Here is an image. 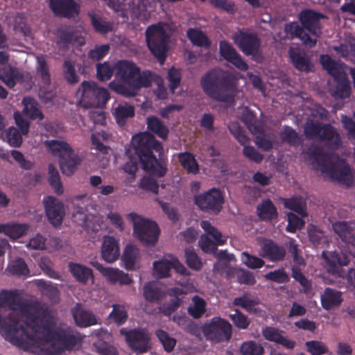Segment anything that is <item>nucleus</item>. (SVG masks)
<instances>
[{
    "label": "nucleus",
    "instance_id": "obj_49",
    "mask_svg": "<svg viewBox=\"0 0 355 355\" xmlns=\"http://www.w3.org/2000/svg\"><path fill=\"white\" fill-rule=\"evenodd\" d=\"M37 286L41 288L42 295H46L51 302H57L59 300V291L51 282L48 283L40 280L38 282Z\"/></svg>",
    "mask_w": 355,
    "mask_h": 355
},
{
    "label": "nucleus",
    "instance_id": "obj_3",
    "mask_svg": "<svg viewBox=\"0 0 355 355\" xmlns=\"http://www.w3.org/2000/svg\"><path fill=\"white\" fill-rule=\"evenodd\" d=\"M114 76L116 80L109 83L110 89L127 98L135 96L138 90L150 87L159 78L150 70L141 71L134 62L127 60H118L114 64Z\"/></svg>",
    "mask_w": 355,
    "mask_h": 355
},
{
    "label": "nucleus",
    "instance_id": "obj_17",
    "mask_svg": "<svg viewBox=\"0 0 355 355\" xmlns=\"http://www.w3.org/2000/svg\"><path fill=\"white\" fill-rule=\"evenodd\" d=\"M8 55L6 52L0 51V80L9 88H12L17 83L22 82L23 74L15 67L8 64Z\"/></svg>",
    "mask_w": 355,
    "mask_h": 355
},
{
    "label": "nucleus",
    "instance_id": "obj_5",
    "mask_svg": "<svg viewBox=\"0 0 355 355\" xmlns=\"http://www.w3.org/2000/svg\"><path fill=\"white\" fill-rule=\"evenodd\" d=\"M200 86L211 99L230 105L234 103L238 80L231 72L214 68L201 77Z\"/></svg>",
    "mask_w": 355,
    "mask_h": 355
},
{
    "label": "nucleus",
    "instance_id": "obj_34",
    "mask_svg": "<svg viewBox=\"0 0 355 355\" xmlns=\"http://www.w3.org/2000/svg\"><path fill=\"white\" fill-rule=\"evenodd\" d=\"M28 230L27 224L8 223L0 224V234L4 233L10 239L15 240L23 236Z\"/></svg>",
    "mask_w": 355,
    "mask_h": 355
},
{
    "label": "nucleus",
    "instance_id": "obj_47",
    "mask_svg": "<svg viewBox=\"0 0 355 355\" xmlns=\"http://www.w3.org/2000/svg\"><path fill=\"white\" fill-rule=\"evenodd\" d=\"M193 304L188 307V313L195 319L202 316L205 312L206 302L205 300L198 295L192 297Z\"/></svg>",
    "mask_w": 355,
    "mask_h": 355
},
{
    "label": "nucleus",
    "instance_id": "obj_46",
    "mask_svg": "<svg viewBox=\"0 0 355 355\" xmlns=\"http://www.w3.org/2000/svg\"><path fill=\"white\" fill-rule=\"evenodd\" d=\"M240 352L242 355H263L264 348L261 344L254 340H248L241 343Z\"/></svg>",
    "mask_w": 355,
    "mask_h": 355
},
{
    "label": "nucleus",
    "instance_id": "obj_19",
    "mask_svg": "<svg viewBox=\"0 0 355 355\" xmlns=\"http://www.w3.org/2000/svg\"><path fill=\"white\" fill-rule=\"evenodd\" d=\"M44 205L50 223L55 227L60 225L65 216L64 204L53 196H48L44 199Z\"/></svg>",
    "mask_w": 355,
    "mask_h": 355
},
{
    "label": "nucleus",
    "instance_id": "obj_40",
    "mask_svg": "<svg viewBox=\"0 0 355 355\" xmlns=\"http://www.w3.org/2000/svg\"><path fill=\"white\" fill-rule=\"evenodd\" d=\"M139 254V250L135 245L128 244L125 246L122 255V261L124 263L125 269L129 270L135 269Z\"/></svg>",
    "mask_w": 355,
    "mask_h": 355
},
{
    "label": "nucleus",
    "instance_id": "obj_45",
    "mask_svg": "<svg viewBox=\"0 0 355 355\" xmlns=\"http://www.w3.org/2000/svg\"><path fill=\"white\" fill-rule=\"evenodd\" d=\"M91 24L96 33L107 34L113 31V23L104 20L96 15H90Z\"/></svg>",
    "mask_w": 355,
    "mask_h": 355
},
{
    "label": "nucleus",
    "instance_id": "obj_56",
    "mask_svg": "<svg viewBox=\"0 0 355 355\" xmlns=\"http://www.w3.org/2000/svg\"><path fill=\"white\" fill-rule=\"evenodd\" d=\"M155 334L166 352H171L173 350L176 345V340L175 338L170 337L168 333L162 329L157 330Z\"/></svg>",
    "mask_w": 355,
    "mask_h": 355
},
{
    "label": "nucleus",
    "instance_id": "obj_61",
    "mask_svg": "<svg viewBox=\"0 0 355 355\" xmlns=\"http://www.w3.org/2000/svg\"><path fill=\"white\" fill-rule=\"evenodd\" d=\"M110 49V46L108 44L96 45L88 52V57L92 60L98 61L107 55Z\"/></svg>",
    "mask_w": 355,
    "mask_h": 355
},
{
    "label": "nucleus",
    "instance_id": "obj_57",
    "mask_svg": "<svg viewBox=\"0 0 355 355\" xmlns=\"http://www.w3.org/2000/svg\"><path fill=\"white\" fill-rule=\"evenodd\" d=\"M230 133L234 137L241 145L245 146L249 141V138L245 131L237 123H232L228 125Z\"/></svg>",
    "mask_w": 355,
    "mask_h": 355
},
{
    "label": "nucleus",
    "instance_id": "obj_14",
    "mask_svg": "<svg viewBox=\"0 0 355 355\" xmlns=\"http://www.w3.org/2000/svg\"><path fill=\"white\" fill-rule=\"evenodd\" d=\"M82 91V100L89 107H101L105 105L110 98L108 90L99 87L94 82L83 81L79 92Z\"/></svg>",
    "mask_w": 355,
    "mask_h": 355
},
{
    "label": "nucleus",
    "instance_id": "obj_50",
    "mask_svg": "<svg viewBox=\"0 0 355 355\" xmlns=\"http://www.w3.org/2000/svg\"><path fill=\"white\" fill-rule=\"evenodd\" d=\"M172 260L162 259L153 263L155 275L159 278L170 276V271L173 267Z\"/></svg>",
    "mask_w": 355,
    "mask_h": 355
},
{
    "label": "nucleus",
    "instance_id": "obj_31",
    "mask_svg": "<svg viewBox=\"0 0 355 355\" xmlns=\"http://www.w3.org/2000/svg\"><path fill=\"white\" fill-rule=\"evenodd\" d=\"M333 229L343 242L352 244L355 242L353 227L348 222H336L333 224Z\"/></svg>",
    "mask_w": 355,
    "mask_h": 355
},
{
    "label": "nucleus",
    "instance_id": "obj_37",
    "mask_svg": "<svg viewBox=\"0 0 355 355\" xmlns=\"http://www.w3.org/2000/svg\"><path fill=\"white\" fill-rule=\"evenodd\" d=\"M147 128L148 129L157 135L162 139H166L168 135V128L163 124L159 119L155 116H150L147 118Z\"/></svg>",
    "mask_w": 355,
    "mask_h": 355
},
{
    "label": "nucleus",
    "instance_id": "obj_44",
    "mask_svg": "<svg viewBox=\"0 0 355 355\" xmlns=\"http://www.w3.org/2000/svg\"><path fill=\"white\" fill-rule=\"evenodd\" d=\"M144 296L147 301L154 302L162 299L164 293L157 283L148 282L144 286Z\"/></svg>",
    "mask_w": 355,
    "mask_h": 355
},
{
    "label": "nucleus",
    "instance_id": "obj_36",
    "mask_svg": "<svg viewBox=\"0 0 355 355\" xmlns=\"http://www.w3.org/2000/svg\"><path fill=\"white\" fill-rule=\"evenodd\" d=\"M187 35L194 46L205 48L206 49H209L211 46V41L200 29L192 28H189L187 32Z\"/></svg>",
    "mask_w": 355,
    "mask_h": 355
},
{
    "label": "nucleus",
    "instance_id": "obj_33",
    "mask_svg": "<svg viewBox=\"0 0 355 355\" xmlns=\"http://www.w3.org/2000/svg\"><path fill=\"white\" fill-rule=\"evenodd\" d=\"M69 269L76 281L86 284L89 279L93 278V271L91 268L80 263L69 262Z\"/></svg>",
    "mask_w": 355,
    "mask_h": 355
},
{
    "label": "nucleus",
    "instance_id": "obj_64",
    "mask_svg": "<svg viewBox=\"0 0 355 355\" xmlns=\"http://www.w3.org/2000/svg\"><path fill=\"white\" fill-rule=\"evenodd\" d=\"M22 133L15 127H10L6 131V137L8 144L14 147H19L22 144Z\"/></svg>",
    "mask_w": 355,
    "mask_h": 355
},
{
    "label": "nucleus",
    "instance_id": "obj_10",
    "mask_svg": "<svg viewBox=\"0 0 355 355\" xmlns=\"http://www.w3.org/2000/svg\"><path fill=\"white\" fill-rule=\"evenodd\" d=\"M148 46L152 54L161 63L166 60L170 38L163 26L151 25L146 31Z\"/></svg>",
    "mask_w": 355,
    "mask_h": 355
},
{
    "label": "nucleus",
    "instance_id": "obj_58",
    "mask_svg": "<svg viewBox=\"0 0 355 355\" xmlns=\"http://www.w3.org/2000/svg\"><path fill=\"white\" fill-rule=\"evenodd\" d=\"M182 304V300L180 297H173L168 302L163 304L159 307L160 312L165 316H170L176 311Z\"/></svg>",
    "mask_w": 355,
    "mask_h": 355
},
{
    "label": "nucleus",
    "instance_id": "obj_16",
    "mask_svg": "<svg viewBox=\"0 0 355 355\" xmlns=\"http://www.w3.org/2000/svg\"><path fill=\"white\" fill-rule=\"evenodd\" d=\"M120 334L125 337L129 347L137 354H144L150 348V338L144 329H127L121 328Z\"/></svg>",
    "mask_w": 355,
    "mask_h": 355
},
{
    "label": "nucleus",
    "instance_id": "obj_15",
    "mask_svg": "<svg viewBox=\"0 0 355 355\" xmlns=\"http://www.w3.org/2000/svg\"><path fill=\"white\" fill-rule=\"evenodd\" d=\"M201 227L207 233L202 235L199 240V245L206 253H213L217 250L218 245L225 244L227 237L223 236L209 221L202 220L200 223Z\"/></svg>",
    "mask_w": 355,
    "mask_h": 355
},
{
    "label": "nucleus",
    "instance_id": "obj_55",
    "mask_svg": "<svg viewBox=\"0 0 355 355\" xmlns=\"http://www.w3.org/2000/svg\"><path fill=\"white\" fill-rule=\"evenodd\" d=\"M184 252L187 266L193 270H200L202 266V263L194 249L187 248L185 249Z\"/></svg>",
    "mask_w": 355,
    "mask_h": 355
},
{
    "label": "nucleus",
    "instance_id": "obj_27",
    "mask_svg": "<svg viewBox=\"0 0 355 355\" xmlns=\"http://www.w3.org/2000/svg\"><path fill=\"white\" fill-rule=\"evenodd\" d=\"M73 317L77 326L87 327L97 324V318L92 311L80 307L73 309Z\"/></svg>",
    "mask_w": 355,
    "mask_h": 355
},
{
    "label": "nucleus",
    "instance_id": "obj_35",
    "mask_svg": "<svg viewBox=\"0 0 355 355\" xmlns=\"http://www.w3.org/2000/svg\"><path fill=\"white\" fill-rule=\"evenodd\" d=\"M322 257L327 260L332 272H338L340 266H347L349 263L348 257L341 252L334 251L330 252L329 255L323 252Z\"/></svg>",
    "mask_w": 355,
    "mask_h": 355
},
{
    "label": "nucleus",
    "instance_id": "obj_6",
    "mask_svg": "<svg viewBox=\"0 0 355 355\" xmlns=\"http://www.w3.org/2000/svg\"><path fill=\"white\" fill-rule=\"evenodd\" d=\"M306 153L320 166L322 173L347 188L354 186V171L345 159L338 157L334 161L332 155L324 153L319 146L309 148Z\"/></svg>",
    "mask_w": 355,
    "mask_h": 355
},
{
    "label": "nucleus",
    "instance_id": "obj_11",
    "mask_svg": "<svg viewBox=\"0 0 355 355\" xmlns=\"http://www.w3.org/2000/svg\"><path fill=\"white\" fill-rule=\"evenodd\" d=\"M128 218L133 223L134 234L143 245L151 246L157 243L159 228L155 222L141 218L135 213H130Z\"/></svg>",
    "mask_w": 355,
    "mask_h": 355
},
{
    "label": "nucleus",
    "instance_id": "obj_12",
    "mask_svg": "<svg viewBox=\"0 0 355 355\" xmlns=\"http://www.w3.org/2000/svg\"><path fill=\"white\" fill-rule=\"evenodd\" d=\"M194 202L202 211L218 215L223 209L224 196L223 192L216 188L194 196Z\"/></svg>",
    "mask_w": 355,
    "mask_h": 355
},
{
    "label": "nucleus",
    "instance_id": "obj_24",
    "mask_svg": "<svg viewBox=\"0 0 355 355\" xmlns=\"http://www.w3.org/2000/svg\"><path fill=\"white\" fill-rule=\"evenodd\" d=\"M234 306H239L251 314H259L261 310L258 306L260 304V300L257 297L252 296L248 293H244L241 296L235 297L233 300Z\"/></svg>",
    "mask_w": 355,
    "mask_h": 355
},
{
    "label": "nucleus",
    "instance_id": "obj_2",
    "mask_svg": "<svg viewBox=\"0 0 355 355\" xmlns=\"http://www.w3.org/2000/svg\"><path fill=\"white\" fill-rule=\"evenodd\" d=\"M27 324L33 330V334L37 340V344L33 347L31 352L39 347L42 340L37 337L41 336L43 341L51 343L54 346L58 343L60 346L55 350L60 354L64 349H72L82 341V337L79 334H74L69 330H53L54 321L50 310L45 306H40V308L33 313L27 315ZM28 352L29 350H27Z\"/></svg>",
    "mask_w": 355,
    "mask_h": 355
},
{
    "label": "nucleus",
    "instance_id": "obj_7",
    "mask_svg": "<svg viewBox=\"0 0 355 355\" xmlns=\"http://www.w3.org/2000/svg\"><path fill=\"white\" fill-rule=\"evenodd\" d=\"M324 15L311 9H304L298 15V19L302 24L293 21L285 25L284 31L287 35L291 38H299L302 43L311 48L315 46L316 38H311L305 32L307 30L311 35L318 37L320 34V19Z\"/></svg>",
    "mask_w": 355,
    "mask_h": 355
},
{
    "label": "nucleus",
    "instance_id": "obj_59",
    "mask_svg": "<svg viewBox=\"0 0 355 355\" xmlns=\"http://www.w3.org/2000/svg\"><path fill=\"white\" fill-rule=\"evenodd\" d=\"M230 318L234 324L239 329H247L250 323L248 316L239 309H236L234 314H230Z\"/></svg>",
    "mask_w": 355,
    "mask_h": 355
},
{
    "label": "nucleus",
    "instance_id": "obj_28",
    "mask_svg": "<svg viewBox=\"0 0 355 355\" xmlns=\"http://www.w3.org/2000/svg\"><path fill=\"white\" fill-rule=\"evenodd\" d=\"M342 302L341 293L333 288H325L321 296V304L325 310H330L336 306H338Z\"/></svg>",
    "mask_w": 355,
    "mask_h": 355
},
{
    "label": "nucleus",
    "instance_id": "obj_62",
    "mask_svg": "<svg viewBox=\"0 0 355 355\" xmlns=\"http://www.w3.org/2000/svg\"><path fill=\"white\" fill-rule=\"evenodd\" d=\"M288 225L286 230L290 233H295L297 230L302 229L304 225V221L293 213L287 215Z\"/></svg>",
    "mask_w": 355,
    "mask_h": 355
},
{
    "label": "nucleus",
    "instance_id": "obj_8",
    "mask_svg": "<svg viewBox=\"0 0 355 355\" xmlns=\"http://www.w3.org/2000/svg\"><path fill=\"white\" fill-rule=\"evenodd\" d=\"M46 145L52 155L59 158L62 173L67 176L72 175L82 161L80 157L66 141L51 140L46 142Z\"/></svg>",
    "mask_w": 355,
    "mask_h": 355
},
{
    "label": "nucleus",
    "instance_id": "obj_18",
    "mask_svg": "<svg viewBox=\"0 0 355 355\" xmlns=\"http://www.w3.org/2000/svg\"><path fill=\"white\" fill-rule=\"evenodd\" d=\"M234 40L245 55L255 57L259 53L261 42L256 34L240 31L234 36Z\"/></svg>",
    "mask_w": 355,
    "mask_h": 355
},
{
    "label": "nucleus",
    "instance_id": "obj_52",
    "mask_svg": "<svg viewBox=\"0 0 355 355\" xmlns=\"http://www.w3.org/2000/svg\"><path fill=\"white\" fill-rule=\"evenodd\" d=\"M306 350L311 355H324L329 353L325 343L320 340H309L305 343Z\"/></svg>",
    "mask_w": 355,
    "mask_h": 355
},
{
    "label": "nucleus",
    "instance_id": "obj_42",
    "mask_svg": "<svg viewBox=\"0 0 355 355\" xmlns=\"http://www.w3.org/2000/svg\"><path fill=\"white\" fill-rule=\"evenodd\" d=\"M178 159L182 166L189 173L197 174L199 172V165L193 154L189 152L180 153Z\"/></svg>",
    "mask_w": 355,
    "mask_h": 355
},
{
    "label": "nucleus",
    "instance_id": "obj_32",
    "mask_svg": "<svg viewBox=\"0 0 355 355\" xmlns=\"http://www.w3.org/2000/svg\"><path fill=\"white\" fill-rule=\"evenodd\" d=\"M117 124L123 126L128 119L135 116V107L127 103L119 104L113 112Z\"/></svg>",
    "mask_w": 355,
    "mask_h": 355
},
{
    "label": "nucleus",
    "instance_id": "obj_30",
    "mask_svg": "<svg viewBox=\"0 0 355 355\" xmlns=\"http://www.w3.org/2000/svg\"><path fill=\"white\" fill-rule=\"evenodd\" d=\"M336 85L332 95L336 98H348L351 93V87L347 75L343 72L334 76Z\"/></svg>",
    "mask_w": 355,
    "mask_h": 355
},
{
    "label": "nucleus",
    "instance_id": "obj_20",
    "mask_svg": "<svg viewBox=\"0 0 355 355\" xmlns=\"http://www.w3.org/2000/svg\"><path fill=\"white\" fill-rule=\"evenodd\" d=\"M49 7L60 17L70 19L79 12V6L74 0H49Z\"/></svg>",
    "mask_w": 355,
    "mask_h": 355
},
{
    "label": "nucleus",
    "instance_id": "obj_43",
    "mask_svg": "<svg viewBox=\"0 0 355 355\" xmlns=\"http://www.w3.org/2000/svg\"><path fill=\"white\" fill-rule=\"evenodd\" d=\"M279 137L282 142L286 143L291 146H296L302 143V139L299 134L293 128L285 125L279 133Z\"/></svg>",
    "mask_w": 355,
    "mask_h": 355
},
{
    "label": "nucleus",
    "instance_id": "obj_60",
    "mask_svg": "<svg viewBox=\"0 0 355 355\" xmlns=\"http://www.w3.org/2000/svg\"><path fill=\"white\" fill-rule=\"evenodd\" d=\"M37 64L38 66L37 67V71L41 76L43 83L45 85H50L51 75L46 60L43 57H38Z\"/></svg>",
    "mask_w": 355,
    "mask_h": 355
},
{
    "label": "nucleus",
    "instance_id": "obj_22",
    "mask_svg": "<svg viewBox=\"0 0 355 355\" xmlns=\"http://www.w3.org/2000/svg\"><path fill=\"white\" fill-rule=\"evenodd\" d=\"M261 256L271 261H279L284 259L286 251L284 246L278 245L271 239L266 240L261 245Z\"/></svg>",
    "mask_w": 355,
    "mask_h": 355
},
{
    "label": "nucleus",
    "instance_id": "obj_25",
    "mask_svg": "<svg viewBox=\"0 0 355 355\" xmlns=\"http://www.w3.org/2000/svg\"><path fill=\"white\" fill-rule=\"evenodd\" d=\"M120 255L118 241L112 236H105L101 246L102 258L108 263L115 261Z\"/></svg>",
    "mask_w": 355,
    "mask_h": 355
},
{
    "label": "nucleus",
    "instance_id": "obj_53",
    "mask_svg": "<svg viewBox=\"0 0 355 355\" xmlns=\"http://www.w3.org/2000/svg\"><path fill=\"white\" fill-rule=\"evenodd\" d=\"M284 205L286 208L297 213L302 217L307 216L306 206L302 204L300 198H291L284 199Z\"/></svg>",
    "mask_w": 355,
    "mask_h": 355
},
{
    "label": "nucleus",
    "instance_id": "obj_13",
    "mask_svg": "<svg viewBox=\"0 0 355 355\" xmlns=\"http://www.w3.org/2000/svg\"><path fill=\"white\" fill-rule=\"evenodd\" d=\"M202 331L207 340L215 343L227 342L232 338V326L227 320L215 317L204 325Z\"/></svg>",
    "mask_w": 355,
    "mask_h": 355
},
{
    "label": "nucleus",
    "instance_id": "obj_39",
    "mask_svg": "<svg viewBox=\"0 0 355 355\" xmlns=\"http://www.w3.org/2000/svg\"><path fill=\"white\" fill-rule=\"evenodd\" d=\"M24 108L23 112L33 120L44 119V114L40 109V105L37 101L31 97H26L23 99Z\"/></svg>",
    "mask_w": 355,
    "mask_h": 355
},
{
    "label": "nucleus",
    "instance_id": "obj_26",
    "mask_svg": "<svg viewBox=\"0 0 355 355\" xmlns=\"http://www.w3.org/2000/svg\"><path fill=\"white\" fill-rule=\"evenodd\" d=\"M288 55L295 69L301 71H310L311 67L310 59L303 51L291 47L288 50Z\"/></svg>",
    "mask_w": 355,
    "mask_h": 355
},
{
    "label": "nucleus",
    "instance_id": "obj_38",
    "mask_svg": "<svg viewBox=\"0 0 355 355\" xmlns=\"http://www.w3.org/2000/svg\"><path fill=\"white\" fill-rule=\"evenodd\" d=\"M103 276L112 284L119 283L121 285H129L132 282V279L128 274L116 268H107L105 270Z\"/></svg>",
    "mask_w": 355,
    "mask_h": 355
},
{
    "label": "nucleus",
    "instance_id": "obj_4",
    "mask_svg": "<svg viewBox=\"0 0 355 355\" xmlns=\"http://www.w3.org/2000/svg\"><path fill=\"white\" fill-rule=\"evenodd\" d=\"M132 145L144 171L156 178L164 177L167 162L163 159L164 148L155 137L148 132H140L132 137Z\"/></svg>",
    "mask_w": 355,
    "mask_h": 355
},
{
    "label": "nucleus",
    "instance_id": "obj_1",
    "mask_svg": "<svg viewBox=\"0 0 355 355\" xmlns=\"http://www.w3.org/2000/svg\"><path fill=\"white\" fill-rule=\"evenodd\" d=\"M42 306L37 303L32 306L33 311L26 310V304L18 291L3 290L0 292V334L8 341L18 348L31 350L37 344V340L28 332L27 315Z\"/></svg>",
    "mask_w": 355,
    "mask_h": 355
},
{
    "label": "nucleus",
    "instance_id": "obj_29",
    "mask_svg": "<svg viewBox=\"0 0 355 355\" xmlns=\"http://www.w3.org/2000/svg\"><path fill=\"white\" fill-rule=\"evenodd\" d=\"M258 217L263 221H271L277 218L278 212L270 199L263 200L257 207Z\"/></svg>",
    "mask_w": 355,
    "mask_h": 355
},
{
    "label": "nucleus",
    "instance_id": "obj_63",
    "mask_svg": "<svg viewBox=\"0 0 355 355\" xmlns=\"http://www.w3.org/2000/svg\"><path fill=\"white\" fill-rule=\"evenodd\" d=\"M264 277L267 280H270L278 284L286 283L290 279L289 276L284 269H278L273 271H270L264 275Z\"/></svg>",
    "mask_w": 355,
    "mask_h": 355
},
{
    "label": "nucleus",
    "instance_id": "obj_54",
    "mask_svg": "<svg viewBox=\"0 0 355 355\" xmlns=\"http://www.w3.org/2000/svg\"><path fill=\"white\" fill-rule=\"evenodd\" d=\"M113 74H114V66L112 67L107 62L97 64L96 76L100 81L110 80Z\"/></svg>",
    "mask_w": 355,
    "mask_h": 355
},
{
    "label": "nucleus",
    "instance_id": "obj_41",
    "mask_svg": "<svg viewBox=\"0 0 355 355\" xmlns=\"http://www.w3.org/2000/svg\"><path fill=\"white\" fill-rule=\"evenodd\" d=\"M57 35V44L62 48H67L69 44H73L78 40L77 32L69 28L58 29Z\"/></svg>",
    "mask_w": 355,
    "mask_h": 355
},
{
    "label": "nucleus",
    "instance_id": "obj_21",
    "mask_svg": "<svg viewBox=\"0 0 355 355\" xmlns=\"http://www.w3.org/2000/svg\"><path fill=\"white\" fill-rule=\"evenodd\" d=\"M219 50L221 56L225 60L232 63L241 71H245L248 70V64L230 43L225 40L220 41Z\"/></svg>",
    "mask_w": 355,
    "mask_h": 355
},
{
    "label": "nucleus",
    "instance_id": "obj_9",
    "mask_svg": "<svg viewBox=\"0 0 355 355\" xmlns=\"http://www.w3.org/2000/svg\"><path fill=\"white\" fill-rule=\"evenodd\" d=\"M304 134L306 139H318L325 142L332 149H338L341 145V139L336 129L329 123H322L310 120L304 127Z\"/></svg>",
    "mask_w": 355,
    "mask_h": 355
},
{
    "label": "nucleus",
    "instance_id": "obj_51",
    "mask_svg": "<svg viewBox=\"0 0 355 355\" xmlns=\"http://www.w3.org/2000/svg\"><path fill=\"white\" fill-rule=\"evenodd\" d=\"M109 318L114 322L117 325L123 324L128 319V313L121 304H113L112 311L109 315Z\"/></svg>",
    "mask_w": 355,
    "mask_h": 355
},
{
    "label": "nucleus",
    "instance_id": "obj_23",
    "mask_svg": "<svg viewBox=\"0 0 355 355\" xmlns=\"http://www.w3.org/2000/svg\"><path fill=\"white\" fill-rule=\"evenodd\" d=\"M282 333V331L272 327H265L262 329V335L266 340L281 345L288 349H293L296 343L284 336Z\"/></svg>",
    "mask_w": 355,
    "mask_h": 355
},
{
    "label": "nucleus",
    "instance_id": "obj_48",
    "mask_svg": "<svg viewBox=\"0 0 355 355\" xmlns=\"http://www.w3.org/2000/svg\"><path fill=\"white\" fill-rule=\"evenodd\" d=\"M49 183L53 188L55 193L58 195L62 194L64 189L60 182L59 172L52 164L49 165Z\"/></svg>",
    "mask_w": 355,
    "mask_h": 355
}]
</instances>
